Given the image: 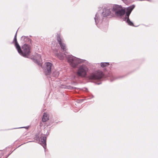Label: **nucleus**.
<instances>
[{"label": "nucleus", "instance_id": "nucleus-4", "mask_svg": "<svg viewBox=\"0 0 158 158\" xmlns=\"http://www.w3.org/2000/svg\"><path fill=\"white\" fill-rule=\"evenodd\" d=\"M78 60V58L72 55L69 56L68 57V62L70 65L73 68L76 67L79 63Z\"/></svg>", "mask_w": 158, "mask_h": 158}, {"label": "nucleus", "instance_id": "nucleus-19", "mask_svg": "<svg viewBox=\"0 0 158 158\" xmlns=\"http://www.w3.org/2000/svg\"><path fill=\"white\" fill-rule=\"evenodd\" d=\"M98 14L97 13L95 16V17L94 18L96 24H97V23H98Z\"/></svg>", "mask_w": 158, "mask_h": 158}, {"label": "nucleus", "instance_id": "nucleus-18", "mask_svg": "<svg viewBox=\"0 0 158 158\" xmlns=\"http://www.w3.org/2000/svg\"><path fill=\"white\" fill-rule=\"evenodd\" d=\"M126 22L130 26H134L133 23L130 20L129 18H127Z\"/></svg>", "mask_w": 158, "mask_h": 158}, {"label": "nucleus", "instance_id": "nucleus-15", "mask_svg": "<svg viewBox=\"0 0 158 158\" xmlns=\"http://www.w3.org/2000/svg\"><path fill=\"white\" fill-rule=\"evenodd\" d=\"M55 55L60 60H62L63 59L64 56L63 54L60 53H55Z\"/></svg>", "mask_w": 158, "mask_h": 158}, {"label": "nucleus", "instance_id": "nucleus-2", "mask_svg": "<svg viewBox=\"0 0 158 158\" xmlns=\"http://www.w3.org/2000/svg\"><path fill=\"white\" fill-rule=\"evenodd\" d=\"M104 76L102 72L99 70L90 74L88 76V78L90 80H99L102 78Z\"/></svg>", "mask_w": 158, "mask_h": 158}, {"label": "nucleus", "instance_id": "nucleus-13", "mask_svg": "<svg viewBox=\"0 0 158 158\" xmlns=\"http://www.w3.org/2000/svg\"><path fill=\"white\" fill-rule=\"evenodd\" d=\"M122 7L121 6L118 5H114L113 8V10L115 13L117 12V11L118 10L120 9H121Z\"/></svg>", "mask_w": 158, "mask_h": 158}, {"label": "nucleus", "instance_id": "nucleus-21", "mask_svg": "<svg viewBox=\"0 0 158 158\" xmlns=\"http://www.w3.org/2000/svg\"><path fill=\"white\" fill-rule=\"evenodd\" d=\"M59 73L58 72H56V74L55 75V77H57L59 75Z\"/></svg>", "mask_w": 158, "mask_h": 158}, {"label": "nucleus", "instance_id": "nucleus-22", "mask_svg": "<svg viewBox=\"0 0 158 158\" xmlns=\"http://www.w3.org/2000/svg\"><path fill=\"white\" fill-rule=\"evenodd\" d=\"M101 82H100V83H98V85H99V84H101Z\"/></svg>", "mask_w": 158, "mask_h": 158}, {"label": "nucleus", "instance_id": "nucleus-12", "mask_svg": "<svg viewBox=\"0 0 158 158\" xmlns=\"http://www.w3.org/2000/svg\"><path fill=\"white\" fill-rule=\"evenodd\" d=\"M17 31H16V33L15 35L14 36V39L13 40V42H15V46L16 47V48L17 49L18 48H19V45L18 43L17 40Z\"/></svg>", "mask_w": 158, "mask_h": 158}, {"label": "nucleus", "instance_id": "nucleus-1", "mask_svg": "<svg viewBox=\"0 0 158 158\" xmlns=\"http://www.w3.org/2000/svg\"><path fill=\"white\" fill-rule=\"evenodd\" d=\"M16 49L19 53L25 57L28 58L30 55V47L28 44H24L22 46V49L19 46V48H18Z\"/></svg>", "mask_w": 158, "mask_h": 158}, {"label": "nucleus", "instance_id": "nucleus-7", "mask_svg": "<svg viewBox=\"0 0 158 158\" xmlns=\"http://www.w3.org/2000/svg\"><path fill=\"white\" fill-rule=\"evenodd\" d=\"M56 39L57 41L58 42V43L60 46L61 48L63 50V51H66L67 49L65 44L62 42L60 35H59L57 34L56 36Z\"/></svg>", "mask_w": 158, "mask_h": 158}, {"label": "nucleus", "instance_id": "nucleus-16", "mask_svg": "<svg viewBox=\"0 0 158 158\" xmlns=\"http://www.w3.org/2000/svg\"><path fill=\"white\" fill-rule=\"evenodd\" d=\"M135 6L134 5H133L131 6H129L127 8V11L131 13V11L135 8Z\"/></svg>", "mask_w": 158, "mask_h": 158}, {"label": "nucleus", "instance_id": "nucleus-14", "mask_svg": "<svg viewBox=\"0 0 158 158\" xmlns=\"http://www.w3.org/2000/svg\"><path fill=\"white\" fill-rule=\"evenodd\" d=\"M49 119V116L46 113H44L42 118V121L43 122H46Z\"/></svg>", "mask_w": 158, "mask_h": 158}, {"label": "nucleus", "instance_id": "nucleus-10", "mask_svg": "<svg viewBox=\"0 0 158 158\" xmlns=\"http://www.w3.org/2000/svg\"><path fill=\"white\" fill-rule=\"evenodd\" d=\"M111 13V11L110 9H104L102 13V15L104 17H106L109 15Z\"/></svg>", "mask_w": 158, "mask_h": 158}, {"label": "nucleus", "instance_id": "nucleus-6", "mask_svg": "<svg viewBox=\"0 0 158 158\" xmlns=\"http://www.w3.org/2000/svg\"><path fill=\"white\" fill-rule=\"evenodd\" d=\"M45 67L44 70V72L46 75H49L51 74V69L53 67L52 64L49 62L45 63Z\"/></svg>", "mask_w": 158, "mask_h": 158}, {"label": "nucleus", "instance_id": "nucleus-8", "mask_svg": "<svg viewBox=\"0 0 158 158\" xmlns=\"http://www.w3.org/2000/svg\"><path fill=\"white\" fill-rule=\"evenodd\" d=\"M37 57L38 58L37 59H32L33 61L35 63H36L38 65L40 66H42V60L41 58V55L40 54H37L36 55Z\"/></svg>", "mask_w": 158, "mask_h": 158}, {"label": "nucleus", "instance_id": "nucleus-17", "mask_svg": "<svg viewBox=\"0 0 158 158\" xmlns=\"http://www.w3.org/2000/svg\"><path fill=\"white\" fill-rule=\"evenodd\" d=\"M109 65V62H102L101 63V66L102 68L106 67Z\"/></svg>", "mask_w": 158, "mask_h": 158}, {"label": "nucleus", "instance_id": "nucleus-5", "mask_svg": "<svg viewBox=\"0 0 158 158\" xmlns=\"http://www.w3.org/2000/svg\"><path fill=\"white\" fill-rule=\"evenodd\" d=\"M88 71V69L86 66H81L78 69L77 73V74L78 76L84 77L86 76Z\"/></svg>", "mask_w": 158, "mask_h": 158}, {"label": "nucleus", "instance_id": "nucleus-20", "mask_svg": "<svg viewBox=\"0 0 158 158\" xmlns=\"http://www.w3.org/2000/svg\"><path fill=\"white\" fill-rule=\"evenodd\" d=\"M131 13L130 12H129L127 11L126 12V18L125 19V20H126V19H127V18H129V16Z\"/></svg>", "mask_w": 158, "mask_h": 158}, {"label": "nucleus", "instance_id": "nucleus-11", "mask_svg": "<svg viewBox=\"0 0 158 158\" xmlns=\"http://www.w3.org/2000/svg\"><path fill=\"white\" fill-rule=\"evenodd\" d=\"M21 40L24 42L30 43L31 41V40L27 36H23L21 37Z\"/></svg>", "mask_w": 158, "mask_h": 158}, {"label": "nucleus", "instance_id": "nucleus-9", "mask_svg": "<svg viewBox=\"0 0 158 158\" xmlns=\"http://www.w3.org/2000/svg\"><path fill=\"white\" fill-rule=\"evenodd\" d=\"M125 13V10L122 7L118 10L115 13V15L117 16H121L123 15Z\"/></svg>", "mask_w": 158, "mask_h": 158}, {"label": "nucleus", "instance_id": "nucleus-3", "mask_svg": "<svg viewBox=\"0 0 158 158\" xmlns=\"http://www.w3.org/2000/svg\"><path fill=\"white\" fill-rule=\"evenodd\" d=\"M35 139L45 148L46 145V140L47 139V136L45 135L42 134L40 138L38 135H36Z\"/></svg>", "mask_w": 158, "mask_h": 158}]
</instances>
